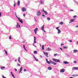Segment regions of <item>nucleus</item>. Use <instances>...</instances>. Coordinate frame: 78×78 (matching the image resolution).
Segmentation results:
<instances>
[{
	"instance_id": "obj_31",
	"label": "nucleus",
	"mask_w": 78,
	"mask_h": 78,
	"mask_svg": "<svg viewBox=\"0 0 78 78\" xmlns=\"http://www.w3.org/2000/svg\"><path fill=\"white\" fill-rule=\"evenodd\" d=\"M47 19L48 20H50V18L48 17L47 18Z\"/></svg>"
},
{
	"instance_id": "obj_19",
	"label": "nucleus",
	"mask_w": 78,
	"mask_h": 78,
	"mask_svg": "<svg viewBox=\"0 0 78 78\" xmlns=\"http://www.w3.org/2000/svg\"><path fill=\"white\" fill-rule=\"evenodd\" d=\"M44 12H45V15H47V14H48V13L47 12V11H45V10H44Z\"/></svg>"
},
{
	"instance_id": "obj_53",
	"label": "nucleus",
	"mask_w": 78,
	"mask_h": 78,
	"mask_svg": "<svg viewBox=\"0 0 78 78\" xmlns=\"http://www.w3.org/2000/svg\"><path fill=\"white\" fill-rule=\"evenodd\" d=\"M60 50H62V48H60Z\"/></svg>"
},
{
	"instance_id": "obj_57",
	"label": "nucleus",
	"mask_w": 78,
	"mask_h": 78,
	"mask_svg": "<svg viewBox=\"0 0 78 78\" xmlns=\"http://www.w3.org/2000/svg\"><path fill=\"white\" fill-rule=\"evenodd\" d=\"M34 58L35 60L36 59V57H34Z\"/></svg>"
},
{
	"instance_id": "obj_14",
	"label": "nucleus",
	"mask_w": 78,
	"mask_h": 78,
	"mask_svg": "<svg viewBox=\"0 0 78 78\" xmlns=\"http://www.w3.org/2000/svg\"><path fill=\"white\" fill-rule=\"evenodd\" d=\"M20 57H19L18 58V62H20V63L21 62L20 61Z\"/></svg>"
},
{
	"instance_id": "obj_2",
	"label": "nucleus",
	"mask_w": 78,
	"mask_h": 78,
	"mask_svg": "<svg viewBox=\"0 0 78 78\" xmlns=\"http://www.w3.org/2000/svg\"><path fill=\"white\" fill-rule=\"evenodd\" d=\"M52 60L55 61V62H60V61H59V60L58 59H56L55 58H53Z\"/></svg>"
},
{
	"instance_id": "obj_16",
	"label": "nucleus",
	"mask_w": 78,
	"mask_h": 78,
	"mask_svg": "<svg viewBox=\"0 0 78 78\" xmlns=\"http://www.w3.org/2000/svg\"><path fill=\"white\" fill-rule=\"evenodd\" d=\"M48 70H50L52 69V68H51V67H48Z\"/></svg>"
},
{
	"instance_id": "obj_40",
	"label": "nucleus",
	"mask_w": 78,
	"mask_h": 78,
	"mask_svg": "<svg viewBox=\"0 0 78 78\" xmlns=\"http://www.w3.org/2000/svg\"><path fill=\"white\" fill-rule=\"evenodd\" d=\"M73 62L74 63H76L77 62L76 61H74Z\"/></svg>"
},
{
	"instance_id": "obj_60",
	"label": "nucleus",
	"mask_w": 78,
	"mask_h": 78,
	"mask_svg": "<svg viewBox=\"0 0 78 78\" xmlns=\"http://www.w3.org/2000/svg\"><path fill=\"white\" fill-rule=\"evenodd\" d=\"M35 19V21H36V19L34 18Z\"/></svg>"
},
{
	"instance_id": "obj_30",
	"label": "nucleus",
	"mask_w": 78,
	"mask_h": 78,
	"mask_svg": "<svg viewBox=\"0 0 78 78\" xmlns=\"http://www.w3.org/2000/svg\"><path fill=\"white\" fill-rule=\"evenodd\" d=\"M52 64H54V65H56V63H55V62H53L52 63Z\"/></svg>"
},
{
	"instance_id": "obj_35",
	"label": "nucleus",
	"mask_w": 78,
	"mask_h": 78,
	"mask_svg": "<svg viewBox=\"0 0 78 78\" xmlns=\"http://www.w3.org/2000/svg\"><path fill=\"white\" fill-rule=\"evenodd\" d=\"M54 56H57V54H55L54 55Z\"/></svg>"
},
{
	"instance_id": "obj_1",
	"label": "nucleus",
	"mask_w": 78,
	"mask_h": 78,
	"mask_svg": "<svg viewBox=\"0 0 78 78\" xmlns=\"http://www.w3.org/2000/svg\"><path fill=\"white\" fill-rule=\"evenodd\" d=\"M16 17H17V18L18 19L19 21L20 22H21V23H23V21L22 20V19L19 18L18 17H17V16L16 15Z\"/></svg>"
},
{
	"instance_id": "obj_52",
	"label": "nucleus",
	"mask_w": 78,
	"mask_h": 78,
	"mask_svg": "<svg viewBox=\"0 0 78 78\" xmlns=\"http://www.w3.org/2000/svg\"><path fill=\"white\" fill-rule=\"evenodd\" d=\"M75 27H77V28H78V25H76V26H75Z\"/></svg>"
},
{
	"instance_id": "obj_10",
	"label": "nucleus",
	"mask_w": 78,
	"mask_h": 78,
	"mask_svg": "<svg viewBox=\"0 0 78 78\" xmlns=\"http://www.w3.org/2000/svg\"><path fill=\"white\" fill-rule=\"evenodd\" d=\"M46 62L48 64H50V62L48 61V59H46Z\"/></svg>"
},
{
	"instance_id": "obj_9",
	"label": "nucleus",
	"mask_w": 78,
	"mask_h": 78,
	"mask_svg": "<svg viewBox=\"0 0 78 78\" xmlns=\"http://www.w3.org/2000/svg\"><path fill=\"white\" fill-rule=\"evenodd\" d=\"M17 23V25L16 27V28H18V25H19V28H20V25L19 24V23Z\"/></svg>"
},
{
	"instance_id": "obj_59",
	"label": "nucleus",
	"mask_w": 78,
	"mask_h": 78,
	"mask_svg": "<svg viewBox=\"0 0 78 78\" xmlns=\"http://www.w3.org/2000/svg\"><path fill=\"white\" fill-rule=\"evenodd\" d=\"M34 47H37L36 46H35V45H34Z\"/></svg>"
},
{
	"instance_id": "obj_24",
	"label": "nucleus",
	"mask_w": 78,
	"mask_h": 78,
	"mask_svg": "<svg viewBox=\"0 0 78 78\" xmlns=\"http://www.w3.org/2000/svg\"><path fill=\"white\" fill-rule=\"evenodd\" d=\"M44 45H43L42 46V50H44Z\"/></svg>"
},
{
	"instance_id": "obj_25",
	"label": "nucleus",
	"mask_w": 78,
	"mask_h": 78,
	"mask_svg": "<svg viewBox=\"0 0 78 78\" xmlns=\"http://www.w3.org/2000/svg\"><path fill=\"white\" fill-rule=\"evenodd\" d=\"M74 20H75L74 19H73V20H70V21H72L71 22H74Z\"/></svg>"
},
{
	"instance_id": "obj_61",
	"label": "nucleus",
	"mask_w": 78,
	"mask_h": 78,
	"mask_svg": "<svg viewBox=\"0 0 78 78\" xmlns=\"http://www.w3.org/2000/svg\"><path fill=\"white\" fill-rule=\"evenodd\" d=\"M77 44H78V41H77Z\"/></svg>"
},
{
	"instance_id": "obj_13",
	"label": "nucleus",
	"mask_w": 78,
	"mask_h": 78,
	"mask_svg": "<svg viewBox=\"0 0 78 78\" xmlns=\"http://www.w3.org/2000/svg\"><path fill=\"white\" fill-rule=\"evenodd\" d=\"M63 63L64 64H69V62H68L67 61H65L63 62Z\"/></svg>"
},
{
	"instance_id": "obj_6",
	"label": "nucleus",
	"mask_w": 78,
	"mask_h": 78,
	"mask_svg": "<svg viewBox=\"0 0 78 78\" xmlns=\"http://www.w3.org/2000/svg\"><path fill=\"white\" fill-rule=\"evenodd\" d=\"M22 11L23 12H25L27 11V10L25 9V7H23V8L22 9Z\"/></svg>"
},
{
	"instance_id": "obj_48",
	"label": "nucleus",
	"mask_w": 78,
	"mask_h": 78,
	"mask_svg": "<svg viewBox=\"0 0 78 78\" xmlns=\"http://www.w3.org/2000/svg\"><path fill=\"white\" fill-rule=\"evenodd\" d=\"M69 11H73V10L70 9Z\"/></svg>"
},
{
	"instance_id": "obj_17",
	"label": "nucleus",
	"mask_w": 78,
	"mask_h": 78,
	"mask_svg": "<svg viewBox=\"0 0 78 78\" xmlns=\"http://www.w3.org/2000/svg\"><path fill=\"white\" fill-rule=\"evenodd\" d=\"M22 67H21L20 69V71L19 72V73H20L21 72H22Z\"/></svg>"
},
{
	"instance_id": "obj_23",
	"label": "nucleus",
	"mask_w": 78,
	"mask_h": 78,
	"mask_svg": "<svg viewBox=\"0 0 78 78\" xmlns=\"http://www.w3.org/2000/svg\"><path fill=\"white\" fill-rule=\"evenodd\" d=\"M73 51H74V52H77L78 51L76 49H75Z\"/></svg>"
},
{
	"instance_id": "obj_5",
	"label": "nucleus",
	"mask_w": 78,
	"mask_h": 78,
	"mask_svg": "<svg viewBox=\"0 0 78 78\" xmlns=\"http://www.w3.org/2000/svg\"><path fill=\"white\" fill-rule=\"evenodd\" d=\"M38 30V28L37 27L34 30V31L35 32V34H36V32H37V31Z\"/></svg>"
},
{
	"instance_id": "obj_51",
	"label": "nucleus",
	"mask_w": 78,
	"mask_h": 78,
	"mask_svg": "<svg viewBox=\"0 0 78 78\" xmlns=\"http://www.w3.org/2000/svg\"><path fill=\"white\" fill-rule=\"evenodd\" d=\"M36 61H38V59H37L36 58V59H35Z\"/></svg>"
},
{
	"instance_id": "obj_36",
	"label": "nucleus",
	"mask_w": 78,
	"mask_h": 78,
	"mask_svg": "<svg viewBox=\"0 0 78 78\" xmlns=\"http://www.w3.org/2000/svg\"><path fill=\"white\" fill-rule=\"evenodd\" d=\"M77 16L76 15H75L73 17V18H75V17H76Z\"/></svg>"
},
{
	"instance_id": "obj_41",
	"label": "nucleus",
	"mask_w": 78,
	"mask_h": 78,
	"mask_svg": "<svg viewBox=\"0 0 78 78\" xmlns=\"http://www.w3.org/2000/svg\"><path fill=\"white\" fill-rule=\"evenodd\" d=\"M34 44H35V43H36V40H34Z\"/></svg>"
},
{
	"instance_id": "obj_55",
	"label": "nucleus",
	"mask_w": 78,
	"mask_h": 78,
	"mask_svg": "<svg viewBox=\"0 0 78 78\" xmlns=\"http://www.w3.org/2000/svg\"><path fill=\"white\" fill-rule=\"evenodd\" d=\"M76 70H78V67H76Z\"/></svg>"
},
{
	"instance_id": "obj_32",
	"label": "nucleus",
	"mask_w": 78,
	"mask_h": 78,
	"mask_svg": "<svg viewBox=\"0 0 78 78\" xmlns=\"http://www.w3.org/2000/svg\"><path fill=\"white\" fill-rule=\"evenodd\" d=\"M41 4H42V5L43 4V1L41 0Z\"/></svg>"
},
{
	"instance_id": "obj_54",
	"label": "nucleus",
	"mask_w": 78,
	"mask_h": 78,
	"mask_svg": "<svg viewBox=\"0 0 78 78\" xmlns=\"http://www.w3.org/2000/svg\"><path fill=\"white\" fill-rule=\"evenodd\" d=\"M15 70L16 72H17V69H15Z\"/></svg>"
},
{
	"instance_id": "obj_56",
	"label": "nucleus",
	"mask_w": 78,
	"mask_h": 78,
	"mask_svg": "<svg viewBox=\"0 0 78 78\" xmlns=\"http://www.w3.org/2000/svg\"><path fill=\"white\" fill-rule=\"evenodd\" d=\"M11 74L12 75L13 74H12V72H11Z\"/></svg>"
},
{
	"instance_id": "obj_44",
	"label": "nucleus",
	"mask_w": 78,
	"mask_h": 78,
	"mask_svg": "<svg viewBox=\"0 0 78 78\" xmlns=\"http://www.w3.org/2000/svg\"><path fill=\"white\" fill-rule=\"evenodd\" d=\"M69 42H72V40H69Z\"/></svg>"
},
{
	"instance_id": "obj_37",
	"label": "nucleus",
	"mask_w": 78,
	"mask_h": 78,
	"mask_svg": "<svg viewBox=\"0 0 78 78\" xmlns=\"http://www.w3.org/2000/svg\"><path fill=\"white\" fill-rule=\"evenodd\" d=\"M9 39H11V36L10 35L9 37Z\"/></svg>"
},
{
	"instance_id": "obj_22",
	"label": "nucleus",
	"mask_w": 78,
	"mask_h": 78,
	"mask_svg": "<svg viewBox=\"0 0 78 78\" xmlns=\"http://www.w3.org/2000/svg\"><path fill=\"white\" fill-rule=\"evenodd\" d=\"M18 6L20 5V1L19 0L18 2Z\"/></svg>"
},
{
	"instance_id": "obj_4",
	"label": "nucleus",
	"mask_w": 78,
	"mask_h": 78,
	"mask_svg": "<svg viewBox=\"0 0 78 78\" xmlns=\"http://www.w3.org/2000/svg\"><path fill=\"white\" fill-rule=\"evenodd\" d=\"M44 25H43L41 27V30L42 31H44V33H45V32H46L45 31V30H44Z\"/></svg>"
},
{
	"instance_id": "obj_34",
	"label": "nucleus",
	"mask_w": 78,
	"mask_h": 78,
	"mask_svg": "<svg viewBox=\"0 0 78 78\" xmlns=\"http://www.w3.org/2000/svg\"><path fill=\"white\" fill-rule=\"evenodd\" d=\"M12 76L13 77V78H16L15 77V76H14V75L12 74Z\"/></svg>"
},
{
	"instance_id": "obj_39",
	"label": "nucleus",
	"mask_w": 78,
	"mask_h": 78,
	"mask_svg": "<svg viewBox=\"0 0 78 78\" xmlns=\"http://www.w3.org/2000/svg\"><path fill=\"white\" fill-rule=\"evenodd\" d=\"M24 72H27V69H24Z\"/></svg>"
},
{
	"instance_id": "obj_46",
	"label": "nucleus",
	"mask_w": 78,
	"mask_h": 78,
	"mask_svg": "<svg viewBox=\"0 0 78 78\" xmlns=\"http://www.w3.org/2000/svg\"><path fill=\"white\" fill-rule=\"evenodd\" d=\"M2 13L0 12V17H1L2 16Z\"/></svg>"
},
{
	"instance_id": "obj_18",
	"label": "nucleus",
	"mask_w": 78,
	"mask_h": 78,
	"mask_svg": "<svg viewBox=\"0 0 78 78\" xmlns=\"http://www.w3.org/2000/svg\"><path fill=\"white\" fill-rule=\"evenodd\" d=\"M23 47L24 50H26V51H27V49H26V48H25V45H23Z\"/></svg>"
},
{
	"instance_id": "obj_15",
	"label": "nucleus",
	"mask_w": 78,
	"mask_h": 78,
	"mask_svg": "<svg viewBox=\"0 0 78 78\" xmlns=\"http://www.w3.org/2000/svg\"><path fill=\"white\" fill-rule=\"evenodd\" d=\"M58 34H59V33H61V30H60V29L58 30Z\"/></svg>"
},
{
	"instance_id": "obj_3",
	"label": "nucleus",
	"mask_w": 78,
	"mask_h": 78,
	"mask_svg": "<svg viewBox=\"0 0 78 78\" xmlns=\"http://www.w3.org/2000/svg\"><path fill=\"white\" fill-rule=\"evenodd\" d=\"M44 54L46 56V57H47V58H48V52H44Z\"/></svg>"
},
{
	"instance_id": "obj_38",
	"label": "nucleus",
	"mask_w": 78,
	"mask_h": 78,
	"mask_svg": "<svg viewBox=\"0 0 78 78\" xmlns=\"http://www.w3.org/2000/svg\"><path fill=\"white\" fill-rule=\"evenodd\" d=\"M56 30H59V29L58 28V27H56Z\"/></svg>"
},
{
	"instance_id": "obj_28",
	"label": "nucleus",
	"mask_w": 78,
	"mask_h": 78,
	"mask_svg": "<svg viewBox=\"0 0 78 78\" xmlns=\"http://www.w3.org/2000/svg\"><path fill=\"white\" fill-rule=\"evenodd\" d=\"M73 70H77L76 67H74L73 69Z\"/></svg>"
},
{
	"instance_id": "obj_64",
	"label": "nucleus",
	"mask_w": 78,
	"mask_h": 78,
	"mask_svg": "<svg viewBox=\"0 0 78 78\" xmlns=\"http://www.w3.org/2000/svg\"><path fill=\"white\" fill-rule=\"evenodd\" d=\"M24 42H25V41H24L23 42V43H24Z\"/></svg>"
},
{
	"instance_id": "obj_43",
	"label": "nucleus",
	"mask_w": 78,
	"mask_h": 78,
	"mask_svg": "<svg viewBox=\"0 0 78 78\" xmlns=\"http://www.w3.org/2000/svg\"><path fill=\"white\" fill-rule=\"evenodd\" d=\"M34 53H37V51H34Z\"/></svg>"
},
{
	"instance_id": "obj_12",
	"label": "nucleus",
	"mask_w": 78,
	"mask_h": 78,
	"mask_svg": "<svg viewBox=\"0 0 78 78\" xmlns=\"http://www.w3.org/2000/svg\"><path fill=\"white\" fill-rule=\"evenodd\" d=\"M72 76H78V75L75 74H73L71 75Z\"/></svg>"
},
{
	"instance_id": "obj_26",
	"label": "nucleus",
	"mask_w": 78,
	"mask_h": 78,
	"mask_svg": "<svg viewBox=\"0 0 78 78\" xmlns=\"http://www.w3.org/2000/svg\"><path fill=\"white\" fill-rule=\"evenodd\" d=\"M4 51H5V53L7 55H8V53H7V51H6V50H5Z\"/></svg>"
},
{
	"instance_id": "obj_29",
	"label": "nucleus",
	"mask_w": 78,
	"mask_h": 78,
	"mask_svg": "<svg viewBox=\"0 0 78 78\" xmlns=\"http://www.w3.org/2000/svg\"><path fill=\"white\" fill-rule=\"evenodd\" d=\"M50 64H52V63L53 62L52 61H51V60H50Z\"/></svg>"
},
{
	"instance_id": "obj_63",
	"label": "nucleus",
	"mask_w": 78,
	"mask_h": 78,
	"mask_svg": "<svg viewBox=\"0 0 78 78\" xmlns=\"http://www.w3.org/2000/svg\"><path fill=\"white\" fill-rule=\"evenodd\" d=\"M15 61H16V62L17 61V60H15Z\"/></svg>"
},
{
	"instance_id": "obj_49",
	"label": "nucleus",
	"mask_w": 78,
	"mask_h": 78,
	"mask_svg": "<svg viewBox=\"0 0 78 78\" xmlns=\"http://www.w3.org/2000/svg\"><path fill=\"white\" fill-rule=\"evenodd\" d=\"M61 45H64V44L62 43L61 44Z\"/></svg>"
},
{
	"instance_id": "obj_47",
	"label": "nucleus",
	"mask_w": 78,
	"mask_h": 78,
	"mask_svg": "<svg viewBox=\"0 0 78 78\" xmlns=\"http://www.w3.org/2000/svg\"><path fill=\"white\" fill-rule=\"evenodd\" d=\"M17 65L18 66H20V64H19L18 63Z\"/></svg>"
},
{
	"instance_id": "obj_45",
	"label": "nucleus",
	"mask_w": 78,
	"mask_h": 78,
	"mask_svg": "<svg viewBox=\"0 0 78 78\" xmlns=\"http://www.w3.org/2000/svg\"><path fill=\"white\" fill-rule=\"evenodd\" d=\"M16 3H14V6L15 7V6H16Z\"/></svg>"
},
{
	"instance_id": "obj_11",
	"label": "nucleus",
	"mask_w": 78,
	"mask_h": 78,
	"mask_svg": "<svg viewBox=\"0 0 78 78\" xmlns=\"http://www.w3.org/2000/svg\"><path fill=\"white\" fill-rule=\"evenodd\" d=\"M50 50H51L49 48H48L46 49V51H50Z\"/></svg>"
},
{
	"instance_id": "obj_62",
	"label": "nucleus",
	"mask_w": 78,
	"mask_h": 78,
	"mask_svg": "<svg viewBox=\"0 0 78 78\" xmlns=\"http://www.w3.org/2000/svg\"><path fill=\"white\" fill-rule=\"evenodd\" d=\"M43 11H44V9H43Z\"/></svg>"
},
{
	"instance_id": "obj_33",
	"label": "nucleus",
	"mask_w": 78,
	"mask_h": 78,
	"mask_svg": "<svg viewBox=\"0 0 78 78\" xmlns=\"http://www.w3.org/2000/svg\"><path fill=\"white\" fill-rule=\"evenodd\" d=\"M34 41H36V37H34Z\"/></svg>"
},
{
	"instance_id": "obj_8",
	"label": "nucleus",
	"mask_w": 78,
	"mask_h": 78,
	"mask_svg": "<svg viewBox=\"0 0 78 78\" xmlns=\"http://www.w3.org/2000/svg\"><path fill=\"white\" fill-rule=\"evenodd\" d=\"M65 70L64 69H61L60 71V72H61L62 73H63L64 72Z\"/></svg>"
},
{
	"instance_id": "obj_7",
	"label": "nucleus",
	"mask_w": 78,
	"mask_h": 78,
	"mask_svg": "<svg viewBox=\"0 0 78 78\" xmlns=\"http://www.w3.org/2000/svg\"><path fill=\"white\" fill-rule=\"evenodd\" d=\"M41 12H40V11H38L37 14V16H40V15H41Z\"/></svg>"
},
{
	"instance_id": "obj_42",
	"label": "nucleus",
	"mask_w": 78,
	"mask_h": 78,
	"mask_svg": "<svg viewBox=\"0 0 78 78\" xmlns=\"http://www.w3.org/2000/svg\"><path fill=\"white\" fill-rule=\"evenodd\" d=\"M2 76L3 78H6V77H5V76Z\"/></svg>"
},
{
	"instance_id": "obj_20",
	"label": "nucleus",
	"mask_w": 78,
	"mask_h": 78,
	"mask_svg": "<svg viewBox=\"0 0 78 78\" xmlns=\"http://www.w3.org/2000/svg\"><path fill=\"white\" fill-rule=\"evenodd\" d=\"M5 66L1 67V69H2V70H3V69H5Z\"/></svg>"
},
{
	"instance_id": "obj_27",
	"label": "nucleus",
	"mask_w": 78,
	"mask_h": 78,
	"mask_svg": "<svg viewBox=\"0 0 78 78\" xmlns=\"http://www.w3.org/2000/svg\"><path fill=\"white\" fill-rule=\"evenodd\" d=\"M59 24L60 25H62L63 24V22H61L59 23Z\"/></svg>"
},
{
	"instance_id": "obj_58",
	"label": "nucleus",
	"mask_w": 78,
	"mask_h": 78,
	"mask_svg": "<svg viewBox=\"0 0 78 78\" xmlns=\"http://www.w3.org/2000/svg\"><path fill=\"white\" fill-rule=\"evenodd\" d=\"M23 16H25V14H24L23 15Z\"/></svg>"
},
{
	"instance_id": "obj_21",
	"label": "nucleus",
	"mask_w": 78,
	"mask_h": 78,
	"mask_svg": "<svg viewBox=\"0 0 78 78\" xmlns=\"http://www.w3.org/2000/svg\"><path fill=\"white\" fill-rule=\"evenodd\" d=\"M63 48H64L65 49H67L68 48V47H67L63 46Z\"/></svg>"
},
{
	"instance_id": "obj_50",
	"label": "nucleus",
	"mask_w": 78,
	"mask_h": 78,
	"mask_svg": "<svg viewBox=\"0 0 78 78\" xmlns=\"http://www.w3.org/2000/svg\"><path fill=\"white\" fill-rule=\"evenodd\" d=\"M42 16H43V17H44L45 16L44 15V14H43Z\"/></svg>"
}]
</instances>
